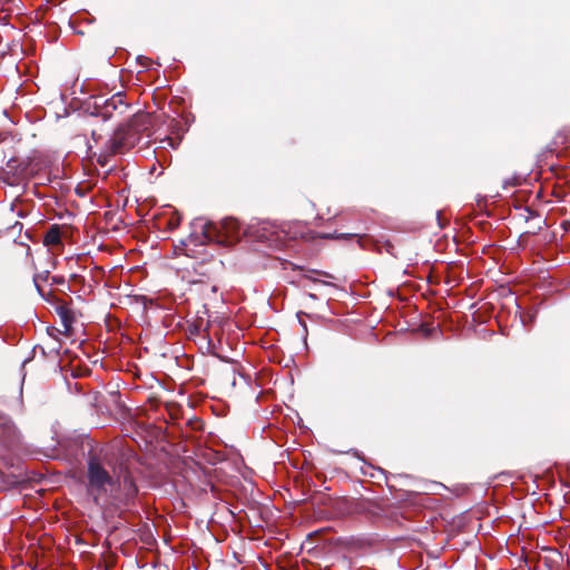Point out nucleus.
<instances>
[{"label": "nucleus", "mask_w": 570, "mask_h": 570, "mask_svg": "<svg viewBox=\"0 0 570 570\" xmlns=\"http://www.w3.org/2000/svg\"><path fill=\"white\" fill-rule=\"evenodd\" d=\"M53 283H58V281H57L55 277H52V283H51V285H52Z\"/></svg>", "instance_id": "19"}, {"label": "nucleus", "mask_w": 570, "mask_h": 570, "mask_svg": "<svg viewBox=\"0 0 570 570\" xmlns=\"http://www.w3.org/2000/svg\"><path fill=\"white\" fill-rule=\"evenodd\" d=\"M401 285L406 286V285H412V284L409 282H403Z\"/></svg>", "instance_id": "15"}, {"label": "nucleus", "mask_w": 570, "mask_h": 570, "mask_svg": "<svg viewBox=\"0 0 570 570\" xmlns=\"http://www.w3.org/2000/svg\"><path fill=\"white\" fill-rule=\"evenodd\" d=\"M71 236V227L68 225L52 224L43 235L42 243L52 249H62L63 239Z\"/></svg>", "instance_id": "7"}, {"label": "nucleus", "mask_w": 570, "mask_h": 570, "mask_svg": "<svg viewBox=\"0 0 570 570\" xmlns=\"http://www.w3.org/2000/svg\"><path fill=\"white\" fill-rule=\"evenodd\" d=\"M518 185H520V178L518 177L509 178L503 181V188L514 187Z\"/></svg>", "instance_id": "9"}, {"label": "nucleus", "mask_w": 570, "mask_h": 570, "mask_svg": "<svg viewBox=\"0 0 570 570\" xmlns=\"http://www.w3.org/2000/svg\"><path fill=\"white\" fill-rule=\"evenodd\" d=\"M302 282H303V279H293V281H291L292 284H294V283H302Z\"/></svg>", "instance_id": "14"}, {"label": "nucleus", "mask_w": 570, "mask_h": 570, "mask_svg": "<svg viewBox=\"0 0 570 570\" xmlns=\"http://www.w3.org/2000/svg\"><path fill=\"white\" fill-rule=\"evenodd\" d=\"M321 238H324V239H338V240H350L354 237H357V243L360 244V247L361 248H365V239L366 237L365 236H362V235H358V234H354V233H334V234H321L320 235Z\"/></svg>", "instance_id": "8"}, {"label": "nucleus", "mask_w": 570, "mask_h": 570, "mask_svg": "<svg viewBox=\"0 0 570 570\" xmlns=\"http://www.w3.org/2000/svg\"><path fill=\"white\" fill-rule=\"evenodd\" d=\"M389 295H391V296L394 295V289H390Z\"/></svg>", "instance_id": "16"}, {"label": "nucleus", "mask_w": 570, "mask_h": 570, "mask_svg": "<svg viewBox=\"0 0 570 570\" xmlns=\"http://www.w3.org/2000/svg\"><path fill=\"white\" fill-rule=\"evenodd\" d=\"M87 491L97 504L105 505L134 498L137 488L129 478H125L120 485L98 459L91 458L87 468Z\"/></svg>", "instance_id": "2"}, {"label": "nucleus", "mask_w": 570, "mask_h": 570, "mask_svg": "<svg viewBox=\"0 0 570 570\" xmlns=\"http://www.w3.org/2000/svg\"><path fill=\"white\" fill-rule=\"evenodd\" d=\"M322 285L330 286V285H334V284H333V283H331V282L323 281V282H322Z\"/></svg>", "instance_id": "13"}, {"label": "nucleus", "mask_w": 570, "mask_h": 570, "mask_svg": "<svg viewBox=\"0 0 570 570\" xmlns=\"http://www.w3.org/2000/svg\"><path fill=\"white\" fill-rule=\"evenodd\" d=\"M195 226L202 229V243H215L222 246H233L243 237L253 243H259L269 249H281L286 246L287 234L269 222H257L247 225L240 233V224L234 217H225L219 222L202 218L195 220Z\"/></svg>", "instance_id": "1"}, {"label": "nucleus", "mask_w": 570, "mask_h": 570, "mask_svg": "<svg viewBox=\"0 0 570 570\" xmlns=\"http://www.w3.org/2000/svg\"><path fill=\"white\" fill-rule=\"evenodd\" d=\"M303 279L315 282V279H313V278H311V277H308L306 275H303Z\"/></svg>", "instance_id": "12"}, {"label": "nucleus", "mask_w": 570, "mask_h": 570, "mask_svg": "<svg viewBox=\"0 0 570 570\" xmlns=\"http://www.w3.org/2000/svg\"><path fill=\"white\" fill-rule=\"evenodd\" d=\"M445 282H446V283L452 282L451 277H450V276H448V278L445 279Z\"/></svg>", "instance_id": "17"}, {"label": "nucleus", "mask_w": 570, "mask_h": 570, "mask_svg": "<svg viewBox=\"0 0 570 570\" xmlns=\"http://www.w3.org/2000/svg\"><path fill=\"white\" fill-rule=\"evenodd\" d=\"M129 107L130 102L126 101V94L117 92L107 99L101 97L96 98L91 115L100 117L102 120H109L124 116Z\"/></svg>", "instance_id": "4"}, {"label": "nucleus", "mask_w": 570, "mask_h": 570, "mask_svg": "<svg viewBox=\"0 0 570 570\" xmlns=\"http://www.w3.org/2000/svg\"><path fill=\"white\" fill-rule=\"evenodd\" d=\"M154 128V118L148 112H136L126 124H121L108 140L111 154H122L135 147L144 138H150Z\"/></svg>", "instance_id": "3"}, {"label": "nucleus", "mask_w": 570, "mask_h": 570, "mask_svg": "<svg viewBox=\"0 0 570 570\" xmlns=\"http://www.w3.org/2000/svg\"><path fill=\"white\" fill-rule=\"evenodd\" d=\"M203 281L200 279H197V281H193V284H197V283H202Z\"/></svg>", "instance_id": "18"}, {"label": "nucleus", "mask_w": 570, "mask_h": 570, "mask_svg": "<svg viewBox=\"0 0 570 570\" xmlns=\"http://www.w3.org/2000/svg\"><path fill=\"white\" fill-rule=\"evenodd\" d=\"M48 277H49L48 272H46L45 275H42V274L36 275L33 278L35 285H39V282H48Z\"/></svg>", "instance_id": "10"}, {"label": "nucleus", "mask_w": 570, "mask_h": 570, "mask_svg": "<svg viewBox=\"0 0 570 570\" xmlns=\"http://www.w3.org/2000/svg\"><path fill=\"white\" fill-rule=\"evenodd\" d=\"M28 163L18 158H11L8 160L3 171V184L14 187L19 186L28 175Z\"/></svg>", "instance_id": "6"}, {"label": "nucleus", "mask_w": 570, "mask_h": 570, "mask_svg": "<svg viewBox=\"0 0 570 570\" xmlns=\"http://www.w3.org/2000/svg\"><path fill=\"white\" fill-rule=\"evenodd\" d=\"M3 183V171L2 168H0V184Z\"/></svg>", "instance_id": "11"}, {"label": "nucleus", "mask_w": 570, "mask_h": 570, "mask_svg": "<svg viewBox=\"0 0 570 570\" xmlns=\"http://www.w3.org/2000/svg\"><path fill=\"white\" fill-rule=\"evenodd\" d=\"M39 295L51 302L56 306L57 314L60 317L63 327V334L69 335L72 328L73 314L68 305L57 297L51 287H37Z\"/></svg>", "instance_id": "5"}]
</instances>
